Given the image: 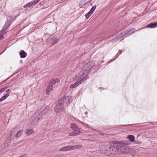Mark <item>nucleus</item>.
Here are the masks:
<instances>
[{
	"label": "nucleus",
	"instance_id": "obj_22",
	"mask_svg": "<svg viewBox=\"0 0 157 157\" xmlns=\"http://www.w3.org/2000/svg\"><path fill=\"white\" fill-rule=\"evenodd\" d=\"M96 8V6H93L91 9L89 11V12L91 13V14H92L93 13L94 10Z\"/></svg>",
	"mask_w": 157,
	"mask_h": 157
},
{
	"label": "nucleus",
	"instance_id": "obj_12",
	"mask_svg": "<svg viewBox=\"0 0 157 157\" xmlns=\"http://www.w3.org/2000/svg\"><path fill=\"white\" fill-rule=\"evenodd\" d=\"M33 132V130L32 129H27L25 132V133L27 136H29L32 134Z\"/></svg>",
	"mask_w": 157,
	"mask_h": 157
},
{
	"label": "nucleus",
	"instance_id": "obj_37",
	"mask_svg": "<svg viewBox=\"0 0 157 157\" xmlns=\"http://www.w3.org/2000/svg\"><path fill=\"white\" fill-rule=\"evenodd\" d=\"M92 130H94V129H92Z\"/></svg>",
	"mask_w": 157,
	"mask_h": 157
},
{
	"label": "nucleus",
	"instance_id": "obj_10",
	"mask_svg": "<svg viewBox=\"0 0 157 157\" xmlns=\"http://www.w3.org/2000/svg\"><path fill=\"white\" fill-rule=\"evenodd\" d=\"M157 27V23H152L149 24L147 26V28H153Z\"/></svg>",
	"mask_w": 157,
	"mask_h": 157
},
{
	"label": "nucleus",
	"instance_id": "obj_14",
	"mask_svg": "<svg viewBox=\"0 0 157 157\" xmlns=\"http://www.w3.org/2000/svg\"><path fill=\"white\" fill-rule=\"evenodd\" d=\"M82 146L81 145H78L75 146H71V150L77 149L81 148Z\"/></svg>",
	"mask_w": 157,
	"mask_h": 157
},
{
	"label": "nucleus",
	"instance_id": "obj_13",
	"mask_svg": "<svg viewBox=\"0 0 157 157\" xmlns=\"http://www.w3.org/2000/svg\"><path fill=\"white\" fill-rule=\"evenodd\" d=\"M59 104V105H60L61 106H63L65 107V105L64 104V99L63 97L61 98L58 101L57 103Z\"/></svg>",
	"mask_w": 157,
	"mask_h": 157
},
{
	"label": "nucleus",
	"instance_id": "obj_34",
	"mask_svg": "<svg viewBox=\"0 0 157 157\" xmlns=\"http://www.w3.org/2000/svg\"><path fill=\"white\" fill-rule=\"evenodd\" d=\"M121 52L119 54H121Z\"/></svg>",
	"mask_w": 157,
	"mask_h": 157
},
{
	"label": "nucleus",
	"instance_id": "obj_29",
	"mask_svg": "<svg viewBox=\"0 0 157 157\" xmlns=\"http://www.w3.org/2000/svg\"><path fill=\"white\" fill-rule=\"evenodd\" d=\"M5 89H6V88H4L2 89V90H0V93H1L2 92L4 91L5 90Z\"/></svg>",
	"mask_w": 157,
	"mask_h": 157
},
{
	"label": "nucleus",
	"instance_id": "obj_9",
	"mask_svg": "<svg viewBox=\"0 0 157 157\" xmlns=\"http://www.w3.org/2000/svg\"><path fill=\"white\" fill-rule=\"evenodd\" d=\"M10 18H11L10 17H8V20H7V21L6 22V23L5 25H4V27H6V28L8 27L11 24L12 21H11L9 20V19H10Z\"/></svg>",
	"mask_w": 157,
	"mask_h": 157
},
{
	"label": "nucleus",
	"instance_id": "obj_20",
	"mask_svg": "<svg viewBox=\"0 0 157 157\" xmlns=\"http://www.w3.org/2000/svg\"><path fill=\"white\" fill-rule=\"evenodd\" d=\"M22 131L21 130H20L19 131H18L15 136L16 137H19L22 134Z\"/></svg>",
	"mask_w": 157,
	"mask_h": 157
},
{
	"label": "nucleus",
	"instance_id": "obj_35",
	"mask_svg": "<svg viewBox=\"0 0 157 157\" xmlns=\"http://www.w3.org/2000/svg\"><path fill=\"white\" fill-rule=\"evenodd\" d=\"M135 143H137V144H138V142H137V143H136V142H135Z\"/></svg>",
	"mask_w": 157,
	"mask_h": 157
},
{
	"label": "nucleus",
	"instance_id": "obj_5",
	"mask_svg": "<svg viewBox=\"0 0 157 157\" xmlns=\"http://www.w3.org/2000/svg\"><path fill=\"white\" fill-rule=\"evenodd\" d=\"M65 107L69 104L72 101V98L71 96H66L63 97Z\"/></svg>",
	"mask_w": 157,
	"mask_h": 157
},
{
	"label": "nucleus",
	"instance_id": "obj_19",
	"mask_svg": "<svg viewBox=\"0 0 157 157\" xmlns=\"http://www.w3.org/2000/svg\"><path fill=\"white\" fill-rule=\"evenodd\" d=\"M71 128L72 129L74 130L75 129H77L78 127L75 124H71Z\"/></svg>",
	"mask_w": 157,
	"mask_h": 157
},
{
	"label": "nucleus",
	"instance_id": "obj_25",
	"mask_svg": "<svg viewBox=\"0 0 157 157\" xmlns=\"http://www.w3.org/2000/svg\"><path fill=\"white\" fill-rule=\"evenodd\" d=\"M76 134H75L74 132H72L71 133H69L68 135L70 136H75Z\"/></svg>",
	"mask_w": 157,
	"mask_h": 157
},
{
	"label": "nucleus",
	"instance_id": "obj_18",
	"mask_svg": "<svg viewBox=\"0 0 157 157\" xmlns=\"http://www.w3.org/2000/svg\"><path fill=\"white\" fill-rule=\"evenodd\" d=\"M73 130L74 131V132H74L75 134H76V136L79 134V133H81L80 130L78 128L77 129H75Z\"/></svg>",
	"mask_w": 157,
	"mask_h": 157
},
{
	"label": "nucleus",
	"instance_id": "obj_11",
	"mask_svg": "<svg viewBox=\"0 0 157 157\" xmlns=\"http://www.w3.org/2000/svg\"><path fill=\"white\" fill-rule=\"evenodd\" d=\"M60 80L59 78H52L50 81V83L52 85L54 84L56 82H59Z\"/></svg>",
	"mask_w": 157,
	"mask_h": 157
},
{
	"label": "nucleus",
	"instance_id": "obj_7",
	"mask_svg": "<svg viewBox=\"0 0 157 157\" xmlns=\"http://www.w3.org/2000/svg\"><path fill=\"white\" fill-rule=\"evenodd\" d=\"M60 105H59L58 103L54 105V110L56 112L58 113L61 112V108Z\"/></svg>",
	"mask_w": 157,
	"mask_h": 157
},
{
	"label": "nucleus",
	"instance_id": "obj_6",
	"mask_svg": "<svg viewBox=\"0 0 157 157\" xmlns=\"http://www.w3.org/2000/svg\"><path fill=\"white\" fill-rule=\"evenodd\" d=\"M101 148H100L99 150L100 151V152L101 153L105 154V155H109L111 154H113V150H112V151H111V150H110L111 149L110 147L109 148V150L105 149L104 150H102V151H101ZM113 154H114L113 153Z\"/></svg>",
	"mask_w": 157,
	"mask_h": 157
},
{
	"label": "nucleus",
	"instance_id": "obj_24",
	"mask_svg": "<svg viewBox=\"0 0 157 157\" xmlns=\"http://www.w3.org/2000/svg\"><path fill=\"white\" fill-rule=\"evenodd\" d=\"M91 14H92L89 12L86 14L85 17L87 18H88Z\"/></svg>",
	"mask_w": 157,
	"mask_h": 157
},
{
	"label": "nucleus",
	"instance_id": "obj_8",
	"mask_svg": "<svg viewBox=\"0 0 157 157\" xmlns=\"http://www.w3.org/2000/svg\"><path fill=\"white\" fill-rule=\"evenodd\" d=\"M71 150V146H67L63 147L60 149L59 151H70Z\"/></svg>",
	"mask_w": 157,
	"mask_h": 157
},
{
	"label": "nucleus",
	"instance_id": "obj_21",
	"mask_svg": "<svg viewBox=\"0 0 157 157\" xmlns=\"http://www.w3.org/2000/svg\"><path fill=\"white\" fill-rule=\"evenodd\" d=\"M53 85L50 83V84L48 86L47 88L48 90H50V91H52L53 90Z\"/></svg>",
	"mask_w": 157,
	"mask_h": 157
},
{
	"label": "nucleus",
	"instance_id": "obj_27",
	"mask_svg": "<svg viewBox=\"0 0 157 157\" xmlns=\"http://www.w3.org/2000/svg\"><path fill=\"white\" fill-rule=\"evenodd\" d=\"M6 92H7V94L6 95H7V97H8L10 93V90L9 89H8L6 91Z\"/></svg>",
	"mask_w": 157,
	"mask_h": 157
},
{
	"label": "nucleus",
	"instance_id": "obj_16",
	"mask_svg": "<svg viewBox=\"0 0 157 157\" xmlns=\"http://www.w3.org/2000/svg\"><path fill=\"white\" fill-rule=\"evenodd\" d=\"M127 138L130 140V141L131 142H133L134 141L135 137L134 136L132 135H129Z\"/></svg>",
	"mask_w": 157,
	"mask_h": 157
},
{
	"label": "nucleus",
	"instance_id": "obj_33",
	"mask_svg": "<svg viewBox=\"0 0 157 157\" xmlns=\"http://www.w3.org/2000/svg\"><path fill=\"white\" fill-rule=\"evenodd\" d=\"M19 157H26V156L25 155H22V156H20Z\"/></svg>",
	"mask_w": 157,
	"mask_h": 157
},
{
	"label": "nucleus",
	"instance_id": "obj_23",
	"mask_svg": "<svg viewBox=\"0 0 157 157\" xmlns=\"http://www.w3.org/2000/svg\"><path fill=\"white\" fill-rule=\"evenodd\" d=\"M7 95H5L4 96L2 97L0 99V102L3 101L5 99H6L8 97H7Z\"/></svg>",
	"mask_w": 157,
	"mask_h": 157
},
{
	"label": "nucleus",
	"instance_id": "obj_2",
	"mask_svg": "<svg viewBox=\"0 0 157 157\" xmlns=\"http://www.w3.org/2000/svg\"><path fill=\"white\" fill-rule=\"evenodd\" d=\"M48 106H43L40 109L36 112L35 114L32 117V124H36L39 120L42 115L46 113L49 110Z\"/></svg>",
	"mask_w": 157,
	"mask_h": 157
},
{
	"label": "nucleus",
	"instance_id": "obj_28",
	"mask_svg": "<svg viewBox=\"0 0 157 157\" xmlns=\"http://www.w3.org/2000/svg\"><path fill=\"white\" fill-rule=\"evenodd\" d=\"M40 0H34L33 1V2H34V4L37 3Z\"/></svg>",
	"mask_w": 157,
	"mask_h": 157
},
{
	"label": "nucleus",
	"instance_id": "obj_26",
	"mask_svg": "<svg viewBox=\"0 0 157 157\" xmlns=\"http://www.w3.org/2000/svg\"><path fill=\"white\" fill-rule=\"evenodd\" d=\"M50 90H48L47 88L46 90V94L47 95H49L50 93Z\"/></svg>",
	"mask_w": 157,
	"mask_h": 157
},
{
	"label": "nucleus",
	"instance_id": "obj_3",
	"mask_svg": "<svg viewBox=\"0 0 157 157\" xmlns=\"http://www.w3.org/2000/svg\"><path fill=\"white\" fill-rule=\"evenodd\" d=\"M90 63H89L86 64L81 70L78 72L76 75V77L79 79V80L82 78L84 75H86L90 72V70L92 68V67L90 66Z\"/></svg>",
	"mask_w": 157,
	"mask_h": 157
},
{
	"label": "nucleus",
	"instance_id": "obj_36",
	"mask_svg": "<svg viewBox=\"0 0 157 157\" xmlns=\"http://www.w3.org/2000/svg\"><path fill=\"white\" fill-rule=\"evenodd\" d=\"M132 33H134V32L133 31V32H132Z\"/></svg>",
	"mask_w": 157,
	"mask_h": 157
},
{
	"label": "nucleus",
	"instance_id": "obj_15",
	"mask_svg": "<svg viewBox=\"0 0 157 157\" xmlns=\"http://www.w3.org/2000/svg\"><path fill=\"white\" fill-rule=\"evenodd\" d=\"M34 4V2H33V1L30 2L28 3H27L26 5H25L23 7L24 8H25L26 7H29L30 6Z\"/></svg>",
	"mask_w": 157,
	"mask_h": 157
},
{
	"label": "nucleus",
	"instance_id": "obj_4",
	"mask_svg": "<svg viewBox=\"0 0 157 157\" xmlns=\"http://www.w3.org/2000/svg\"><path fill=\"white\" fill-rule=\"evenodd\" d=\"M89 77L87 75H86L85 77H83L80 80H78L74 83L72 84L70 86V87L71 89L74 88L78 86L79 84H81L85 80L87 79Z\"/></svg>",
	"mask_w": 157,
	"mask_h": 157
},
{
	"label": "nucleus",
	"instance_id": "obj_31",
	"mask_svg": "<svg viewBox=\"0 0 157 157\" xmlns=\"http://www.w3.org/2000/svg\"><path fill=\"white\" fill-rule=\"evenodd\" d=\"M3 38V36H1L0 37V39H2Z\"/></svg>",
	"mask_w": 157,
	"mask_h": 157
},
{
	"label": "nucleus",
	"instance_id": "obj_1",
	"mask_svg": "<svg viewBox=\"0 0 157 157\" xmlns=\"http://www.w3.org/2000/svg\"><path fill=\"white\" fill-rule=\"evenodd\" d=\"M115 145L113 148V153L116 154L117 152L121 151L123 153H125L129 150L128 147L127 146H120L117 145L124 144L127 145L129 144V142L127 141H115Z\"/></svg>",
	"mask_w": 157,
	"mask_h": 157
},
{
	"label": "nucleus",
	"instance_id": "obj_32",
	"mask_svg": "<svg viewBox=\"0 0 157 157\" xmlns=\"http://www.w3.org/2000/svg\"><path fill=\"white\" fill-rule=\"evenodd\" d=\"M123 33H121V36H125V35H124V34H123H123H123Z\"/></svg>",
	"mask_w": 157,
	"mask_h": 157
},
{
	"label": "nucleus",
	"instance_id": "obj_17",
	"mask_svg": "<svg viewBox=\"0 0 157 157\" xmlns=\"http://www.w3.org/2000/svg\"><path fill=\"white\" fill-rule=\"evenodd\" d=\"M26 53L24 51H21L20 53V55L21 58H24L26 57Z\"/></svg>",
	"mask_w": 157,
	"mask_h": 157
},
{
	"label": "nucleus",
	"instance_id": "obj_30",
	"mask_svg": "<svg viewBox=\"0 0 157 157\" xmlns=\"http://www.w3.org/2000/svg\"><path fill=\"white\" fill-rule=\"evenodd\" d=\"M8 145V144H6V143H4V146H5L6 147H7V146Z\"/></svg>",
	"mask_w": 157,
	"mask_h": 157
}]
</instances>
